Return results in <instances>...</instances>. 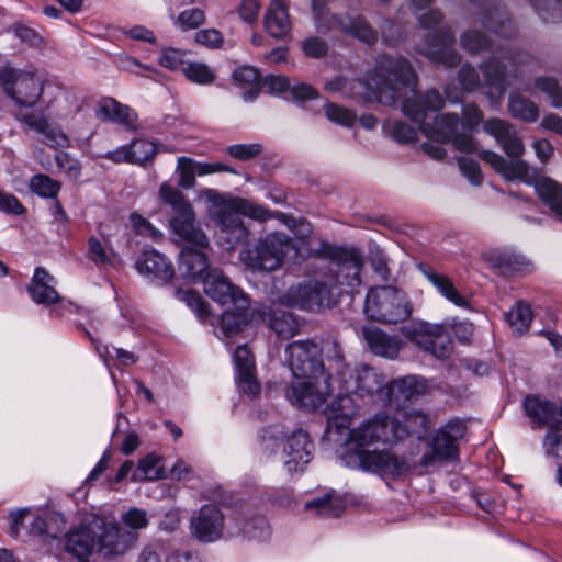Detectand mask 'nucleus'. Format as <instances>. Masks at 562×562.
<instances>
[{
	"mask_svg": "<svg viewBox=\"0 0 562 562\" xmlns=\"http://www.w3.org/2000/svg\"><path fill=\"white\" fill-rule=\"evenodd\" d=\"M416 85V74L406 59L381 56L374 70L364 80H349L344 76H337L325 83V89L339 92L344 97L376 101L389 106L401 100L403 113L412 121L420 123V128L428 138L439 143L451 140L454 148L460 151H476L477 144L472 136L457 133V114L447 113L437 116L434 123L425 122L427 112L440 110L445 101L436 90H429L424 95L417 94Z\"/></svg>",
	"mask_w": 562,
	"mask_h": 562,
	"instance_id": "obj_1",
	"label": "nucleus"
},
{
	"mask_svg": "<svg viewBox=\"0 0 562 562\" xmlns=\"http://www.w3.org/2000/svg\"><path fill=\"white\" fill-rule=\"evenodd\" d=\"M407 437V429L387 414H376L350 429L344 461L351 469L362 470L381 477L398 479L413 468L405 457L390 449L370 450L372 446H394Z\"/></svg>",
	"mask_w": 562,
	"mask_h": 562,
	"instance_id": "obj_2",
	"label": "nucleus"
},
{
	"mask_svg": "<svg viewBox=\"0 0 562 562\" xmlns=\"http://www.w3.org/2000/svg\"><path fill=\"white\" fill-rule=\"evenodd\" d=\"M200 195L212 204L210 215L217 225V240L227 250L247 239L248 232L241 220L243 215L260 222L270 216L269 211L259 204L241 198L226 200L213 189H205Z\"/></svg>",
	"mask_w": 562,
	"mask_h": 562,
	"instance_id": "obj_3",
	"label": "nucleus"
},
{
	"mask_svg": "<svg viewBox=\"0 0 562 562\" xmlns=\"http://www.w3.org/2000/svg\"><path fill=\"white\" fill-rule=\"evenodd\" d=\"M339 381L346 393L337 395L327 409V428L337 432L348 428L357 414V406L349 393L361 397L372 396L382 389L384 379L376 369L362 366L356 369L345 368L339 373Z\"/></svg>",
	"mask_w": 562,
	"mask_h": 562,
	"instance_id": "obj_4",
	"label": "nucleus"
},
{
	"mask_svg": "<svg viewBox=\"0 0 562 562\" xmlns=\"http://www.w3.org/2000/svg\"><path fill=\"white\" fill-rule=\"evenodd\" d=\"M479 156L506 180H519L533 186L542 203L562 222V184L551 178L540 177L538 169L526 160L506 161L499 154L487 149L481 150Z\"/></svg>",
	"mask_w": 562,
	"mask_h": 562,
	"instance_id": "obj_5",
	"label": "nucleus"
},
{
	"mask_svg": "<svg viewBox=\"0 0 562 562\" xmlns=\"http://www.w3.org/2000/svg\"><path fill=\"white\" fill-rule=\"evenodd\" d=\"M364 313L375 322L397 324L411 317L413 304L408 294L400 288L373 286L367 293Z\"/></svg>",
	"mask_w": 562,
	"mask_h": 562,
	"instance_id": "obj_6",
	"label": "nucleus"
},
{
	"mask_svg": "<svg viewBox=\"0 0 562 562\" xmlns=\"http://www.w3.org/2000/svg\"><path fill=\"white\" fill-rule=\"evenodd\" d=\"M241 260L254 270H276L284 259L297 261L299 245L284 233H273L261 239L255 249L241 252Z\"/></svg>",
	"mask_w": 562,
	"mask_h": 562,
	"instance_id": "obj_7",
	"label": "nucleus"
},
{
	"mask_svg": "<svg viewBox=\"0 0 562 562\" xmlns=\"http://www.w3.org/2000/svg\"><path fill=\"white\" fill-rule=\"evenodd\" d=\"M326 274L291 286L282 301L308 312H319L335 306L340 299V288Z\"/></svg>",
	"mask_w": 562,
	"mask_h": 562,
	"instance_id": "obj_8",
	"label": "nucleus"
},
{
	"mask_svg": "<svg viewBox=\"0 0 562 562\" xmlns=\"http://www.w3.org/2000/svg\"><path fill=\"white\" fill-rule=\"evenodd\" d=\"M442 19L438 10H429L418 14V20L425 30H428L427 42L418 50L432 61L446 67H453L460 63V56L453 49L454 36L447 26L437 27Z\"/></svg>",
	"mask_w": 562,
	"mask_h": 562,
	"instance_id": "obj_9",
	"label": "nucleus"
},
{
	"mask_svg": "<svg viewBox=\"0 0 562 562\" xmlns=\"http://www.w3.org/2000/svg\"><path fill=\"white\" fill-rule=\"evenodd\" d=\"M0 87L16 105L34 108L44 91V81L31 70L10 66L0 68Z\"/></svg>",
	"mask_w": 562,
	"mask_h": 562,
	"instance_id": "obj_10",
	"label": "nucleus"
},
{
	"mask_svg": "<svg viewBox=\"0 0 562 562\" xmlns=\"http://www.w3.org/2000/svg\"><path fill=\"white\" fill-rule=\"evenodd\" d=\"M312 9L315 26L319 33L342 32L370 45L378 41V33L362 16L334 14L316 0H313Z\"/></svg>",
	"mask_w": 562,
	"mask_h": 562,
	"instance_id": "obj_11",
	"label": "nucleus"
},
{
	"mask_svg": "<svg viewBox=\"0 0 562 562\" xmlns=\"http://www.w3.org/2000/svg\"><path fill=\"white\" fill-rule=\"evenodd\" d=\"M524 407L535 424L549 428L546 442L550 446L552 453L558 459H562V405L558 407L550 401L527 396Z\"/></svg>",
	"mask_w": 562,
	"mask_h": 562,
	"instance_id": "obj_12",
	"label": "nucleus"
},
{
	"mask_svg": "<svg viewBox=\"0 0 562 562\" xmlns=\"http://www.w3.org/2000/svg\"><path fill=\"white\" fill-rule=\"evenodd\" d=\"M329 255L331 266L326 276L334 279V284L339 285L340 296L358 289L364 262L360 251L355 248H333Z\"/></svg>",
	"mask_w": 562,
	"mask_h": 562,
	"instance_id": "obj_13",
	"label": "nucleus"
},
{
	"mask_svg": "<svg viewBox=\"0 0 562 562\" xmlns=\"http://www.w3.org/2000/svg\"><path fill=\"white\" fill-rule=\"evenodd\" d=\"M465 424L452 419L439 428L428 443L429 450L422 457L420 463L429 467L436 462L454 461L459 457L458 441L464 437Z\"/></svg>",
	"mask_w": 562,
	"mask_h": 562,
	"instance_id": "obj_14",
	"label": "nucleus"
},
{
	"mask_svg": "<svg viewBox=\"0 0 562 562\" xmlns=\"http://www.w3.org/2000/svg\"><path fill=\"white\" fill-rule=\"evenodd\" d=\"M501 58L507 63L501 64L499 59L491 58L481 66L484 74V85L488 88L487 95L495 103H498L506 91L507 76L517 78L518 74L515 67L528 64L531 60V56L525 53L506 54L502 55Z\"/></svg>",
	"mask_w": 562,
	"mask_h": 562,
	"instance_id": "obj_15",
	"label": "nucleus"
},
{
	"mask_svg": "<svg viewBox=\"0 0 562 562\" xmlns=\"http://www.w3.org/2000/svg\"><path fill=\"white\" fill-rule=\"evenodd\" d=\"M289 367L294 379H315L324 375L321 348L310 340L291 342L285 350Z\"/></svg>",
	"mask_w": 562,
	"mask_h": 562,
	"instance_id": "obj_16",
	"label": "nucleus"
},
{
	"mask_svg": "<svg viewBox=\"0 0 562 562\" xmlns=\"http://www.w3.org/2000/svg\"><path fill=\"white\" fill-rule=\"evenodd\" d=\"M406 337L437 359L448 358L453 349L450 334L443 325L419 323L407 330Z\"/></svg>",
	"mask_w": 562,
	"mask_h": 562,
	"instance_id": "obj_17",
	"label": "nucleus"
},
{
	"mask_svg": "<svg viewBox=\"0 0 562 562\" xmlns=\"http://www.w3.org/2000/svg\"><path fill=\"white\" fill-rule=\"evenodd\" d=\"M203 289L207 296L222 306H234L243 310L249 306V300L245 293L220 269L213 268L203 278Z\"/></svg>",
	"mask_w": 562,
	"mask_h": 562,
	"instance_id": "obj_18",
	"label": "nucleus"
},
{
	"mask_svg": "<svg viewBox=\"0 0 562 562\" xmlns=\"http://www.w3.org/2000/svg\"><path fill=\"white\" fill-rule=\"evenodd\" d=\"M329 394L326 375L315 379H295L285 391V396L292 405L315 409L323 405Z\"/></svg>",
	"mask_w": 562,
	"mask_h": 562,
	"instance_id": "obj_19",
	"label": "nucleus"
},
{
	"mask_svg": "<svg viewBox=\"0 0 562 562\" xmlns=\"http://www.w3.org/2000/svg\"><path fill=\"white\" fill-rule=\"evenodd\" d=\"M190 529L198 541L215 542L224 536L225 516L216 505H203L191 517Z\"/></svg>",
	"mask_w": 562,
	"mask_h": 562,
	"instance_id": "obj_20",
	"label": "nucleus"
},
{
	"mask_svg": "<svg viewBox=\"0 0 562 562\" xmlns=\"http://www.w3.org/2000/svg\"><path fill=\"white\" fill-rule=\"evenodd\" d=\"M137 539V533L102 519V527L98 529L97 533V552L104 557L123 555L135 544Z\"/></svg>",
	"mask_w": 562,
	"mask_h": 562,
	"instance_id": "obj_21",
	"label": "nucleus"
},
{
	"mask_svg": "<svg viewBox=\"0 0 562 562\" xmlns=\"http://www.w3.org/2000/svg\"><path fill=\"white\" fill-rule=\"evenodd\" d=\"M483 130L495 138L505 154L512 158L510 161L522 160L525 145L510 122L498 117L488 119L484 122Z\"/></svg>",
	"mask_w": 562,
	"mask_h": 562,
	"instance_id": "obj_22",
	"label": "nucleus"
},
{
	"mask_svg": "<svg viewBox=\"0 0 562 562\" xmlns=\"http://www.w3.org/2000/svg\"><path fill=\"white\" fill-rule=\"evenodd\" d=\"M101 527L102 518L94 517L88 524L71 530L66 538V551L80 562H88V558L97 552V533Z\"/></svg>",
	"mask_w": 562,
	"mask_h": 562,
	"instance_id": "obj_23",
	"label": "nucleus"
},
{
	"mask_svg": "<svg viewBox=\"0 0 562 562\" xmlns=\"http://www.w3.org/2000/svg\"><path fill=\"white\" fill-rule=\"evenodd\" d=\"M313 442L302 429L293 431L283 446L284 465L289 472L303 471L312 459Z\"/></svg>",
	"mask_w": 562,
	"mask_h": 562,
	"instance_id": "obj_24",
	"label": "nucleus"
},
{
	"mask_svg": "<svg viewBox=\"0 0 562 562\" xmlns=\"http://www.w3.org/2000/svg\"><path fill=\"white\" fill-rule=\"evenodd\" d=\"M172 232L191 247L209 248L210 243L205 233L195 225V214L192 206H187L170 221Z\"/></svg>",
	"mask_w": 562,
	"mask_h": 562,
	"instance_id": "obj_25",
	"label": "nucleus"
},
{
	"mask_svg": "<svg viewBox=\"0 0 562 562\" xmlns=\"http://www.w3.org/2000/svg\"><path fill=\"white\" fill-rule=\"evenodd\" d=\"M56 279L45 268L37 267L26 290L36 304L50 306L64 304L65 300L56 290Z\"/></svg>",
	"mask_w": 562,
	"mask_h": 562,
	"instance_id": "obj_26",
	"label": "nucleus"
},
{
	"mask_svg": "<svg viewBox=\"0 0 562 562\" xmlns=\"http://www.w3.org/2000/svg\"><path fill=\"white\" fill-rule=\"evenodd\" d=\"M258 318L269 326L280 338L290 339L299 333V323L293 314L280 305L257 310Z\"/></svg>",
	"mask_w": 562,
	"mask_h": 562,
	"instance_id": "obj_27",
	"label": "nucleus"
},
{
	"mask_svg": "<svg viewBox=\"0 0 562 562\" xmlns=\"http://www.w3.org/2000/svg\"><path fill=\"white\" fill-rule=\"evenodd\" d=\"M22 122L38 134L40 140L49 147L63 148L69 145V138L61 128L44 115L27 113L23 116Z\"/></svg>",
	"mask_w": 562,
	"mask_h": 562,
	"instance_id": "obj_28",
	"label": "nucleus"
},
{
	"mask_svg": "<svg viewBox=\"0 0 562 562\" xmlns=\"http://www.w3.org/2000/svg\"><path fill=\"white\" fill-rule=\"evenodd\" d=\"M94 114L101 121L114 122L131 131L137 128V114L134 110L113 98L101 99L95 106Z\"/></svg>",
	"mask_w": 562,
	"mask_h": 562,
	"instance_id": "obj_29",
	"label": "nucleus"
},
{
	"mask_svg": "<svg viewBox=\"0 0 562 562\" xmlns=\"http://www.w3.org/2000/svg\"><path fill=\"white\" fill-rule=\"evenodd\" d=\"M205 249L191 246H184L181 249L178 269L184 279L203 281L205 274L211 270Z\"/></svg>",
	"mask_w": 562,
	"mask_h": 562,
	"instance_id": "obj_30",
	"label": "nucleus"
},
{
	"mask_svg": "<svg viewBox=\"0 0 562 562\" xmlns=\"http://www.w3.org/2000/svg\"><path fill=\"white\" fill-rule=\"evenodd\" d=\"M362 336L370 350L380 357L394 359L402 347V340L397 336L389 335L376 326H364Z\"/></svg>",
	"mask_w": 562,
	"mask_h": 562,
	"instance_id": "obj_31",
	"label": "nucleus"
},
{
	"mask_svg": "<svg viewBox=\"0 0 562 562\" xmlns=\"http://www.w3.org/2000/svg\"><path fill=\"white\" fill-rule=\"evenodd\" d=\"M138 273L157 279L164 283L173 277L171 262L156 250L143 251L135 262Z\"/></svg>",
	"mask_w": 562,
	"mask_h": 562,
	"instance_id": "obj_32",
	"label": "nucleus"
},
{
	"mask_svg": "<svg viewBox=\"0 0 562 562\" xmlns=\"http://www.w3.org/2000/svg\"><path fill=\"white\" fill-rule=\"evenodd\" d=\"M418 269L447 301L459 307H467L469 305L467 299L459 292L453 281L447 274L436 271L428 265H419Z\"/></svg>",
	"mask_w": 562,
	"mask_h": 562,
	"instance_id": "obj_33",
	"label": "nucleus"
},
{
	"mask_svg": "<svg viewBox=\"0 0 562 562\" xmlns=\"http://www.w3.org/2000/svg\"><path fill=\"white\" fill-rule=\"evenodd\" d=\"M265 27L276 38H283L291 31L289 4L286 0H272L265 14Z\"/></svg>",
	"mask_w": 562,
	"mask_h": 562,
	"instance_id": "obj_34",
	"label": "nucleus"
},
{
	"mask_svg": "<svg viewBox=\"0 0 562 562\" xmlns=\"http://www.w3.org/2000/svg\"><path fill=\"white\" fill-rule=\"evenodd\" d=\"M256 317H258L257 310L249 313V306L243 310L228 306L222 313L220 325L226 336H234L241 331Z\"/></svg>",
	"mask_w": 562,
	"mask_h": 562,
	"instance_id": "obj_35",
	"label": "nucleus"
},
{
	"mask_svg": "<svg viewBox=\"0 0 562 562\" xmlns=\"http://www.w3.org/2000/svg\"><path fill=\"white\" fill-rule=\"evenodd\" d=\"M507 111L516 120L533 123L539 119V106L530 99L518 92L508 95Z\"/></svg>",
	"mask_w": 562,
	"mask_h": 562,
	"instance_id": "obj_36",
	"label": "nucleus"
},
{
	"mask_svg": "<svg viewBox=\"0 0 562 562\" xmlns=\"http://www.w3.org/2000/svg\"><path fill=\"white\" fill-rule=\"evenodd\" d=\"M306 510H313L316 515L331 518L338 517L345 509L344 502L331 491L323 497L314 498L305 503Z\"/></svg>",
	"mask_w": 562,
	"mask_h": 562,
	"instance_id": "obj_37",
	"label": "nucleus"
},
{
	"mask_svg": "<svg viewBox=\"0 0 562 562\" xmlns=\"http://www.w3.org/2000/svg\"><path fill=\"white\" fill-rule=\"evenodd\" d=\"M481 22L503 37H510L515 33V27L507 12L498 8L487 11Z\"/></svg>",
	"mask_w": 562,
	"mask_h": 562,
	"instance_id": "obj_38",
	"label": "nucleus"
},
{
	"mask_svg": "<svg viewBox=\"0 0 562 562\" xmlns=\"http://www.w3.org/2000/svg\"><path fill=\"white\" fill-rule=\"evenodd\" d=\"M532 317L531 307L525 302L516 303L506 314L509 326L518 335H521L529 328Z\"/></svg>",
	"mask_w": 562,
	"mask_h": 562,
	"instance_id": "obj_39",
	"label": "nucleus"
},
{
	"mask_svg": "<svg viewBox=\"0 0 562 562\" xmlns=\"http://www.w3.org/2000/svg\"><path fill=\"white\" fill-rule=\"evenodd\" d=\"M229 535L243 532L248 539L263 541L270 536V529L265 517H255L240 528L238 525L228 527Z\"/></svg>",
	"mask_w": 562,
	"mask_h": 562,
	"instance_id": "obj_40",
	"label": "nucleus"
},
{
	"mask_svg": "<svg viewBox=\"0 0 562 562\" xmlns=\"http://www.w3.org/2000/svg\"><path fill=\"white\" fill-rule=\"evenodd\" d=\"M29 188L41 198L56 199L61 184L47 175L37 173L30 179Z\"/></svg>",
	"mask_w": 562,
	"mask_h": 562,
	"instance_id": "obj_41",
	"label": "nucleus"
},
{
	"mask_svg": "<svg viewBox=\"0 0 562 562\" xmlns=\"http://www.w3.org/2000/svg\"><path fill=\"white\" fill-rule=\"evenodd\" d=\"M497 265L507 272L526 273L532 270V263L524 255L509 250L498 254Z\"/></svg>",
	"mask_w": 562,
	"mask_h": 562,
	"instance_id": "obj_42",
	"label": "nucleus"
},
{
	"mask_svg": "<svg viewBox=\"0 0 562 562\" xmlns=\"http://www.w3.org/2000/svg\"><path fill=\"white\" fill-rule=\"evenodd\" d=\"M533 87L551 99V105L553 108L562 109V87L555 78L546 76L537 77L533 81Z\"/></svg>",
	"mask_w": 562,
	"mask_h": 562,
	"instance_id": "obj_43",
	"label": "nucleus"
},
{
	"mask_svg": "<svg viewBox=\"0 0 562 562\" xmlns=\"http://www.w3.org/2000/svg\"><path fill=\"white\" fill-rule=\"evenodd\" d=\"M288 434L283 430L281 425L267 426L261 430L260 445L263 451L274 453L279 443L286 440Z\"/></svg>",
	"mask_w": 562,
	"mask_h": 562,
	"instance_id": "obj_44",
	"label": "nucleus"
},
{
	"mask_svg": "<svg viewBox=\"0 0 562 562\" xmlns=\"http://www.w3.org/2000/svg\"><path fill=\"white\" fill-rule=\"evenodd\" d=\"M182 72L188 80L198 85H211L215 80V74L203 63H189Z\"/></svg>",
	"mask_w": 562,
	"mask_h": 562,
	"instance_id": "obj_45",
	"label": "nucleus"
},
{
	"mask_svg": "<svg viewBox=\"0 0 562 562\" xmlns=\"http://www.w3.org/2000/svg\"><path fill=\"white\" fill-rule=\"evenodd\" d=\"M132 164L143 165L150 161L157 151L156 144L147 139H137L130 145Z\"/></svg>",
	"mask_w": 562,
	"mask_h": 562,
	"instance_id": "obj_46",
	"label": "nucleus"
},
{
	"mask_svg": "<svg viewBox=\"0 0 562 562\" xmlns=\"http://www.w3.org/2000/svg\"><path fill=\"white\" fill-rule=\"evenodd\" d=\"M160 459L154 454H149L139 461L138 468L133 473V480H155L160 476Z\"/></svg>",
	"mask_w": 562,
	"mask_h": 562,
	"instance_id": "obj_47",
	"label": "nucleus"
},
{
	"mask_svg": "<svg viewBox=\"0 0 562 562\" xmlns=\"http://www.w3.org/2000/svg\"><path fill=\"white\" fill-rule=\"evenodd\" d=\"M544 21H562V0H529Z\"/></svg>",
	"mask_w": 562,
	"mask_h": 562,
	"instance_id": "obj_48",
	"label": "nucleus"
},
{
	"mask_svg": "<svg viewBox=\"0 0 562 562\" xmlns=\"http://www.w3.org/2000/svg\"><path fill=\"white\" fill-rule=\"evenodd\" d=\"M321 348V355L324 353L326 357V360L329 361L330 369H334L337 374L345 369L349 368L344 363V355L341 347L337 344L335 340H327L324 341L323 346Z\"/></svg>",
	"mask_w": 562,
	"mask_h": 562,
	"instance_id": "obj_49",
	"label": "nucleus"
},
{
	"mask_svg": "<svg viewBox=\"0 0 562 562\" xmlns=\"http://www.w3.org/2000/svg\"><path fill=\"white\" fill-rule=\"evenodd\" d=\"M325 115L334 123L342 126L350 127L355 124L357 116L356 114L344 106H339L334 103H327L324 106Z\"/></svg>",
	"mask_w": 562,
	"mask_h": 562,
	"instance_id": "obj_50",
	"label": "nucleus"
},
{
	"mask_svg": "<svg viewBox=\"0 0 562 562\" xmlns=\"http://www.w3.org/2000/svg\"><path fill=\"white\" fill-rule=\"evenodd\" d=\"M180 300L183 301L200 319L206 321L210 316L209 304L195 291L179 292Z\"/></svg>",
	"mask_w": 562,
	"mask_h": 562,
	"instance_id": "obj_51",
	"label": "nucleus"
},
{
	"mask_svg": "<svg viewBox=\"0 0 562 562\" xmlns=\"http://www.w3.org/2000/svg\"><path fill=\"white\" fill-rule=\"evenodd\" d=\"M130 221L135 234L150 238L155 241L161 239V232L138 213H132L130 216Z\"/></svg>",
	"mask_w": 562,
	"mask_h": 562,
	"instance_id": "obj_52",
	"label": "nucleus"
},
{
	"mask_svg": "<svg viewBox=\"0 0 562 562\" xmlns=\"http://www.w3.org/2000/svg\"><path fill=\"white\" fill-rule=\"evenodd\" d=\"M460 41L461 46L469 54H477L487 48L490 45V41L486 38V36L474 30L464 32L461 35Z\"/></svg>",
	"mask_w": 562,
	"mask_h": 562,
	"instance_id": "obj_53",
	"label": "nucleus"
},
{
	"mask_svg": "<svg viewBox=\"0 0 562 562\" xmlns=\"http://www.w3.org/2000/svg\"><path fill=\"white\" fill-rule=\"evenodd\" d=\"M402 427L407 429V436L415 435L420 438L428 430V417L422 412L414 411L407 414L406 423Z\"/></svg>",
	"mask_w": 562,
	"mask_h": 562,
	"instance_id": "obj_54",
	"label": "nucleus"
},
{
	"mask_svg": "<svg viewBox=\"0 0 562 562\" xmlns=\"http://www.w3.org/2000/svg\"><path fill=\"white\" fill-rule=\"evenodd\" d=\"M179 184L184 189H191L195 184L194 160L188 157L178 159Z\"/></svg>",
	"mask_w": 562,
	"mask_h": 562,
	"instance_id": "obj_55",
	"label": "nucleus"
},
{
	"mask_svg": "<svg viewBox=\"0 0 562 562\" xmlns=\"http://www.w3.org/2000/svg\"><path fill=\"white\" fill-rule=\"evenodd\" d=\"M10 31L21 40V42L33 46L40 47L43 44V38L34 29L23 23H14L10 26Z\"/></svg>",
	"mask_w": 562,
	"mask_h": 562,
	"instance_id": "obj_56",
	"label": "nucleus"
},
{
	"mask_svg": "<svg viewBox=\"0 0 562 562\" xmlns=\"http://www.w3.org/2000/svg\"><path fill=\"white\" fill-rule=\"evenodd\" d=\"M160 195L173 207L176 214L187 209V206H192L180 191L168 184H162L160 187Z\"/></svg>",
	"mask_w": 562,
	"mask_h": 562,
	"instance_id": "obj_57",
	"label": "nucleus"
},
{
	"mask_svg": "<svg viewBox=\"0 0 562 562\" xmlns=\"http://www.w3.org/2000/svg\"><path fill=\"white\" fill-rule=\"evenodd\" d=\"M186 53L172 47H167L161 50L159 64L170 70H177L184 66Z\"/></svg>",
	"mask_w": 562,
	"mask_h": 562,
	"instance_id": "obj_58",
	"label": "nucleus"
},
{
	"mask_svg": "<svg viewBox=\"0 0 562 562\" xmlns=\"http://www.w3.org/2000/svg\"><path fill=\"white\" fill-rule=\"evenodd\" d=\"M389 133L398 143H412L417 138L416 131L404 122H393L387 125Z\"/></svg>",
	"mask_w": 562,
	"mask_h": 562,
	"instance_id": "obj_59",
	"label": "nucleus"
},
{
	"mask_svg": "<svg viewBox=\"0 0 562 562\" xmlns=\"http://www.w3.org/2000/svg\"><path fill=\"white\" fill-rule=\"evenodd\" d=\"M262 151L259 143L252 144H235L227 147V153L239 160H249L257 157Z\"/></svg>",
	"mask_w": 562,
	"mask_h": 562,
	"instance_id": "obj_60",
	"label": "nucleus"
},
{
	"mask_svg": "<svg viewBox=\"0 0 562 562\" xmlns=\"http://www.w3.org/2000/svg\"><path fill=\"white\" fill-rule=\"evenodd\" d=\"M205 14L201 9L194 8L182 11L178 18L177 23L182 30L196 29L203 24Z\"/></svg>",
	"mask_w": 562,
	"mask_h": 562,
	"instance_id": "obj_61",
	"label": "nucleus"
},
{
	"mask_svg": "<svg viewBox=\"0 0 562 562\" xmlns=\"http://www.w3.org/2000/svg\"><path fill=\"white\" fill-rule=\"evenodd\" d=\"M122 522L132 529L133 532L144 529L148 525L147 514L144 509L131 508L121 517Z\"/></svg>",
	"mask_w": 562,
	"mask_h": 562,
	"instance_id": "obj_62",
	"label": "nucleus"
},
{
	"mask_svg": "<svg viewBox=\"0 0 562 562\" xmlns=\"http://www.w3.org/2000/svg\"><path fill=\"white\" fill-rule=\"evenodd\" d=\"M236 381L243 393L249 396H257L260 393L261 386L256 379L255 370L237 373Z\"/></svg>",
	"mask_w": 562,
	"mask_h": 562,
	"instance_id": "obj_63",
	"label": "nucleus"
},
{
	"mask_svg": "<svg viewBox=\"0 0 562 562\" xmlns=\"http://www.w3.org/2000/svg\"><path fill=\"white\" fill-rule=\"evenodd\" d=\"M391 393H398L405 400H412L417 393V380L414 376H406L395 380L391 385Z\"/></svg>",
	"mask_w": 562,
	"mask_h": 562,
	"instance_id": "obj_64",
	"label": "nucleus"
}]
</instances>
